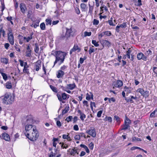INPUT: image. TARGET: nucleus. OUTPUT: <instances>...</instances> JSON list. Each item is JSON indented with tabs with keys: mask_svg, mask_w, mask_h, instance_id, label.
I'll list each match as a JSON object with an SVG mask.
<instances>
[{
	"mask_svg": "<svg viewBox=\"0 0 157 157\" xmlns=\"http://www.w3.org/2000/svg\"><path fill=\"white\" fill-rule=\"evenodd\" d=\"M51 54L54 56L56 57V60L54 62V66L59 60H60L59 64L63 63L65 58V56H66L65 53L61 51H57L55 52L53 51Z\"/></svg>",
	"mask_w": 157,
	"mask_h": 157,
	"instance_id": "1",
	"label": "nucleus"
},
{
	"mask_svg": "<svg viewBox=\"0 0 157 157\" xmlns=\"http://www.w3.org/2000/svg\"><path fill=\"white\" fill-rule=\"evenodd\" d=\"M33 132L31 135L29 133H25V136L31 141H34L36 140L39 137L38 132L36 128H33Z\"/></svg>",
	"mask_w": 157,
	"mask_h": 157,
	"instance_id": "2",
	"label": "nucleus"
},
{
	"mask_svg": "<svg viewBox=\"0 0 157 157\" xmlns=\"http://www.w3.org/2000/svg\"><path fill=\"white\" fill-rule=\"evenodd\" d=\"M2 99L3 102L6 105L12 104L14 100V96L10 94H5Z\"/></svg>",
	"mask_w": 157,
	"mask_h": 157,
	"instance_id": "3",
	"label": "nucleus"
},
{
	"mask_svg": "<svg viewBox=\"0 0 157 157\" xmlns=\"http://www.w3.org/2000/svg\"><path fill=\"white\" fill-rule=\"evenodd\" d=\"M57 96L58 100L61 101L63 103H65V102L63 100H66L69 98L70 96L65 93H62L61 94L59 92L57 94Z\"/></svg>",
	"mask_w": 157,
	"mask_h": 157,
	"instance_id": "4",
	"label": "nucleus"
},
{
	"mask_svg": "<svg viewBox=\"0 0 157 157\" xmlns=\"http://www.w3.org/2000/svg\"><path fill=\"white\" fill-rule=\"evenodd\" d=\"M131 124V120L126 116L124 124L121 126V130H125L128 129V128H130V124Z\"/></svg>",
	"mask_w": 157,
	"mask_h": 157,
	"instance_id": "5",
	"label": "nucleus"
},
{
	"mask_svg": "<svg viewBox=\"0 0 157 157\" xmlns=\"http://www.w3.org/2000/svg\"><path fill=\"white\" fill-rule=\"evenodd\" d=\"M137 58L138 60L142 59L144 61H146L147 59V57L145 56L143 53H139L137 55Z\"/></svg>",
	"mask_w": 157,
	"mask_h": 157,
	"instance_id": "6",
	"label": "nucleus"
},
{
	"mask_svg": "<svg viewBox=\"0 0 157 157\" xmlns=\"http://www.w3.org/2000/svg\"><path fill=\"white\" fill-rule=\"evenodd\" d=\"M77 50L78 52L81 51V49L79 48L77 44H75L73 48L71 49L70 52V54H71L73 52Z\"/></svg>",
	"mask_w": 157,
	"mask_h": 157,
	"instance_id": "7",
	"label": "nucleus"
},
{
	"mask_svg": "<svg viewBox=\"0 0 157 157\" xmlns=\"http://www.w3.org/2000/svg\"><path fill=\"white\" fill-rule=\"evenodd\" d=\"M86 132L93 137H95L96 136V130L94 128L93 129L87 130Z\"/></svg>",
	"mask_w": 157,
	"mask_h": 157,
	"instance_id": "8",
	"label": "nucleus"
},
{
	"mask_svg": "<svg viewBox=\"0 0 157 157\" xmlns=\"http://www.w3.org/2000/svg\"><path fill=\"white\" fill-rule=\"evenodd\" d=\"M101 43L102 45L103 48L104 46L107 47L108 48L109 47L111 44V43L109 41L106 40H102L101 41Z\"/></svg>",
	"mask_w": 157,
	"mask_h": 157,
	"instance_id": "9",
	"label": "nucleus"
},
{
	"mask_svg": "<svg viewBox=\"0 0 157 157\" xmlns=\"http://www.w3.org/2000/svg\"><path fill=\"white\" fill-rule=\"evenodd\" d=\"M26 120V123L27 124H32L35 122V120L33 119V116L30 115L27 116Z\"/></svg>",
	"mask_w": 157,
	"mask_h": 157,
	"instance_id": "10",
	"label": "nucleus"
},
{
	"mask_svg": "<svg viewBox=\"0 0 157 157\" xmlns=\"http://www.w3.org/2000/svg\"><path fill=\"white\" fill-rule=\"evenodd\" d=\"M73 32L71 28L70 29H66V32L65 34V36L67 39H68L71 35V33Z\"/></svg>",
	"mask_w": 157,
	"mask_h": 157,
	"instance_id": "11",
	"label": "nucleus"
},
{
	"mask_svg": "<svg viewBox=\"0 0 157 157\" xmlns=\"http://www.w3.org/2000/svg\"><path fill=\"white\" fill-rule=\"evenodd\" d=\"M41 67V61L40 60H38L36 62L35 64V69L36 71H38L40 67Z\"/></svg>",
	"mask_w": 157,
	"mask_h": 157,
	"instance_id": "12",
	"label": "nucleus"
},
{
	"mask_svg": "<svg viewBox=\"0 0 157 157\" xmlns=\"http://www.w3.org/2000/svg\"><path fill=\"white\" fill-rule=\"evenodd\" d=\"M2 138L5 140L9 141L10 140L9 135L8 134L4 132L2 134Z\"/></svg>",
	"mask_w": 157,
	"mask_h": 157,
	"instance_id": "13",
	"label": "nucleus"
},
{
	"mask_svg": "<svg viewBox=\"0 0 157 157\" xmlns=\"http://www.w3.org/2000/svg\"><path fill=\"white\" fill-rule=\"evenodd\" d=\"M124 90L126 92V94L127 96L128 95V94L131 92L132 89L130 86L127 87L125 86L124 88Z\"/></svg>",
	"mask_w": 157,
	"mask_h": 157,
	"instance_id": "14",
	"label": "nucleus"
},
{
	"mask_svg": "<svg viewBox=\"0 0 157 157\" xmlns=\"http://www.w3.org/2000/svg\"><path fill=\"white\" fill-rule=\"evenodd\" d=\"M20 8L21 12L23 14H24L25 13V10H26L25 5L24 3H21L20 4Z\"/></svg>",
	"mask_w": 157,
	"mask_h": 157,
	"instance_id": "15",
	"label": "nucleus"
},
{
	"mask_svg": "<svg viewBox=\"0 0 157 157\" xmlns=\"http://www.w3.org/2000/svg\"><path fill=\"white\" fill-rule=\"evenodd\" d=\"M8 38L10 43L11 45L14 44V36L13 34H10V35H8Z\"/></svg>",
	"mask_w": 157,
	"mask_h": 157,
	"instance_id": "16",
	"label": "nucleus"
},
{
	"mask_svg": "<svg viewBox=\"0 0 157 157\" xmlns=\"http://www.w3.org/2000/svg\"><path fill=\"white\" fill-rule=\"evenodd\" d=\"M70 149H69V150H67V152H69L70 154L71 155L74 156L76 153L77 154H78V149H75V148H74L71 151H70Z\"/></svg>",
	"mask_w": 157,
	"mask_h": 157,
	"instance_id": "17",
	"label": "nucleus"
},
{
	"mask_svg": "<svg viewBox=\"0 0 157 157\" xmlns=\"http://www.w3.org/2000/svg\"><path fill=\"white\" fill-rule=\"evenodd\" d=\"M78 113L80 115V119L81 120L83 121L84 120V118L86 117V115L83 113L80 110H78L77 111Z\"/></svg>",
	"mask_w": 157,
	"mask_h": 157,
	"instance_id": "18",
	"label": "nucleus"
},
{
	"mask_svg": "<svg viewBox=\"0 0 157 157\" xmlns=\"http://www.w3.org/2000/svg\"><path fill=\"white\" fill-rule=\"evenodd\" d=\"M123 85L122 81L121 80H118L116 82L115 84L114 85L115 86L118 88H120Z\"/></svg>",
	"mask_w": 157,
	"mask_h": 157,
	"instance_id": "19",
	"label": "nucleus"
},
{
	"mask_svg": "<svg viewBox=\"0 0 157 157\" xmlns=\"http://www.w3.org/2000/svg\"><path fill=\"white\" fill-rule=\"evenodd\" d=\"M58 74L57 75V77L58 78H62L64 74V73L62 70H59L58 71Z\"/></svg>",
	"mask_w": 157,
	"mask_h": 157,
	"instance_id": "20",
	"label": "nucleus"
},
{
	"mask_svg": "<svg viewBox=\"0 0 157 157\" xmlns=\"http://www.w3.org/2000/svg\"><path fill=\"white\" fill-rule=\"evenodd\" d=\"M33 33L32 32L30 34V36H28L27 38H26L25 36L23 37V36H21V37H23L24 40H26V42H28L30 40L33 38Z\"/></svg>",
	"mask_w": 157,
	"mask_h": 157,
	"instance_id": "21",
	"label": "nucleus"
},
{
	"mask_svg": "<svg viewBox=\"0 0 157 157\" xmlns=\"http://www.w3.org/2000/svg\"><path fill=\"white\" fill-rule=\"evenodd\" d=\"M59 144L61 145V148L66 149L68 147V144H66L63 142H60Z\"/></svg>",
	"mask_w": 157,
	"mask_h": 157,
	"instance_id": "22",
	"label": "nucleus"
},
{
	"mask_svg": "<svg viewBox=\"0 0 157 157\" xmlns=\"http://www.w3.org/2000/svg\"><path fill=\"white\" fill-rule=\"evenodd\" d=\"M6 88L8 89H10L12 88V84L11 82H7L5 85Z\"/></svg>",
	"mask_w": 157,
	"mask_h": 157,
	"instance_id": "23",
	"label": "nucleus"
},
{
	"mask_svg": "<svg viewBox=\"0 0 157 157\" xmlns=\"http://www.w3.org/2000/svg\"><path fill=\"white\" fill-rule=\"evenodd\" d=\"M52 141L53 142V146L54 147H56V145L57 144V143H56V142L59 143V139L57 138H53L52 140Z\"/></svg>",
	"mask_w": 157,
	"mask_h": 157,
	"instance_id": "24",
	"label": "nucleus"
},
{
	"mask_svg": "<svg viewBox=\"0 0 157 157\" xmlns=\"http://www.w3.org/2000/svg\"><path fill=\"white\" fill-rule=\"evenodd\" d=\"M114 120L116 121L118 125H119L121 123L120 118L117 116L115 115L114 116Z\"/></svg>",
	"mask_w": 157,
	"mask_h": 157,
	"instance_id": "25",
	"label": "nucleus"
},
{
	"mask_svg": "<svg viewBox=\"0 0 157 157\" xmlns=\"http://www.w3.org/2000/svg\"><path fill=\"white\" fill-rule=\"evenodd\" d=\"M1 61L2 63L7 64L8 63L9 60L8 59L6 58H1Z\"/></svg>",
	"mask_w": 157,
	"mask_h": 157,
	"instance_id": "26",
	"label": "nucleus"
},
{
	"mask_svg": "<svg viewBox=\"0 0 157 157\" xmlns=\"http://www.w3.org/2000/svg\"><path fill=\"white\" fill-rule=\"evenodd\" d=\"M34 44L35 45V47L34 48V51L36 53H38L39 51V45L37 43H36Z\"/></svg>",
	"mask_w": 157,
	"mask_h": 157,
	"instance_id": "27",
	"label": "nucleus"
},
{
	"mask_svg": "<svg viewBox=\"0 0 157 157\" xmlns=\"http://www.w3.org/2000/svg\"><path fill=\"white\" fill-rule=\"evenodd\" d=\"M89 13L90 15H92L93 13V11L94 9V6H91L90 4H89Z\"/></svg>",
	"mask_w": 157,
	"mask_h": 157,
	"instance_id": "28",
	"label": "nucleus"
},
{
	"mask_svg": "<svg viewBox=\"0 0 157 157\" xmlns=\"http://www.w3.org/2000/svg\"><path fill=\"white\" fill-rule=\"evenodd\" d=\"M67 85L69 87V89L71 90H73L76 86L75 83L72 84H67Z\"/></svg>",
	"mask_w": 157,
	"mask_h": 157,
	"instance_id": "29",
	"label": "nucleus"
},
{
	"mask_svg": "<svg viewBox=\"0 0 157 157\" xmlns=\"http://www.w3.org/2000/svg\"><path fill=\"white\" fill-rule=\"evenodd\" d=\"M80 146L84 148L85 149L87 153H89L90 152V151L89 149L88 148V147L85 145L84 144H81L80 145Z\"/></svg>",
	"mask_w": 157,
	"mask_h": 157,
	"instance_id": "30",
	"label": "nucleus"
},
{
	"mask_svg": "<svg viewBox=\"0 0 157 157\" xmlns=\"http://www.w3.org/2000/svg\"><path fill=\"white\" fill-rule=\"evenodd\" d=\"M50 87L53 91L56 93H58L57 89L56 87L52 86V85H50Z\"/></svg>",
	"mask_w": 157,
	"mask_h": 157,
	"instance_id": "31",
	"label": "nucleus"
},
{
	"mask_svg": "<svg viewBox=\"0 0 157 157\" xmlns=\"http://www.w3.org/2000/svg\"><path fill=\"white\" fill-rule=\"evenodd\" d=\"M28 126L25 127V129L26 131L30 130L33 127V125L32 124H27Z\"/></svg>",
	"mask_w": 157,
	"mask_h": 157,
	"instance_id": "32",
	"label": "nucleus"
},
{
	"mask_svg": "<svg viewBox=\"0 0 157 157\" xmlns=\"http://www.w3.org/2000/svg\"><path fill=\"white\" fill-rule=\"evenodd\" d=\"M39 21H37V22H36L34 24L33 23L30 25V26L32 27H33L35 28H36L37 27L39 26Z\"/></svg>",
	"mask_w": 157,
	"mask_h": 157,
	"instance_id": "33",
	"label": "nucleus"
},
{
	"mask_svg": "<svg viewBox=\"0 0 157 157\" xmlns=\"http://www.w3.org/2000/svg\"><path fill=\"white\" fill-rule=\"evenodd\" d=\"M2 33V36L3 37H4L5 36V32L4 29H3L2 27L0 29V37H1V33Z\"/></svg>",
	"mask_w": 157,
	"mask_h": 157,
	"instance_id": "34",
	"label": "nucleus"
},
{
	"mask_svg": "<svg viewBox=\"0 0 157 157\" xmlns=\"http://www.w3.org/2000/svg\"><path fill=\"white\" fill-rule=\"evenodd\" d=\"M69 106H68L67 108V107H66L63 110L62 115V116L64 114H65L67 113L69 110Z\"/></svg>",
	"mask_w": 157,
	"mask_h": 157,
	"instance_id": "35",
	"label": "nucleus"
},
{
	"mask_svg": "<svg viewBox=\"0 0 157 157\" xmlns=\"http://www.w3.org/2000/svg\"><path fill=\"white\" fill-rule=\"evenodd\" d=\"M46 24V25H51L52 24V21L51 19H47L45 20Z\"/></svg>",
	"mask_w": 157,
	"mask_h": 157,
	"instance_id": "36",
	"label": "nucleus"
},
{
	"mask_svg": "<svg viewBox=\"0 0 157 157\" xmlns=\"http://www.w3.org/2000/svg\"><path fill=\"white\" fill-rule=\"evenodd\" d=\"M32 50H27L26 51V56L27 57H30L31 56Z\"/></svg>",
	"mask_w": 157,
	"mask_h": 157,
	"instance_id": "37",
	"label": "nucleus"
},
{
	"mask_svg": "<svg viewBox=\"0 0 157 157\" xmlns=\"http://www.w3.org/2000/svg\"><path fill=\"white\" fill-rule=\"evenodd\" d=\"M105 121H108L110 122H112V118L110 117H106L104 119Z\"/></svg>",
	"mask_w": 157,
	"mask_h": 157,
	"instance_id": "38",
	"label": "nucleus"
},
{
	"mask_svg": "<svg viewBox=\"0 0 157 157\" xmlns=\"http://www.w3.org/2000/svg\"><path fill=\"white\" fill-rule=\"evenodd\" d=\"M40 27L42 30H44L45 29V25L44 22L40 24Z\"/></svg>",
	"mask_w": 157,
	"mask_h": 157,
	"instance_id": "39",
	"label": "nucleus"
},
{
	"mask_svg": "<svg viewBox=\"0 0 157 157\" xmlns=\"http://www.w3.org/2000/svg\"><path fill=\"white\" fill-rule=\"evenodd\" d=\"M136 91L137 92L140 93V94H141V95H142L144 93V92L145 91L144 90V89H143L140 88L136 90Z\"/></svg>",
	"mask_w": 157,
	"mask_h": 157,
	"instance_id": "40",
	"label": "nucleus"
},
{
	"mask_svg": "<svg viewBox=\"0 0 157 157\" xmlns=\"http://www.w3.org/2000/svg\"><path fill=\"white\" fill-rule=\"evenodd\" d=\"M8 33H7V35H10V34H13V30L11 28H8L7 29Z\"/></svg>",
	"mask_w": 157,
	"mask_h": 157,
	"instance_id": "41",
	"label": "nucleus"
},
{
	"mask_svg": "<svg viewBox=\"0 0 157 157\" xmlns=\"http://www.w3.org/2000/svg\"><path fill=\"white\" fill-rule=\"evenodd\" d=\"M149 91H145L142 95V96L145 97V98L149 96Z\"/></svg>",
	"mask_w": 157,
	"mask_h": 157,
	"instance_id": "42",
	"label": "nucleus"
},
{
	"mask_svg": "<svg viewBox=\"0 0 157 157\" xmlns=\"http://www.w3.org/2000/svg\"><path fill=\"white\" fill-rule=\"evenodd\" d=\"M136 149H139L140 150H143V149H142L139 147H138L134 146V147H132L130 148V149L131 150H135Z\"/></svg>",
	"mask_w": 157,
	"mask_h": 157,
	"instance_id": "43",
	"label": "nucleus"
},
{
	"mask_svg": "<svg viewBox=\"0 0 157 157\" xmlns=\"http://www.w3.org/2000/svg\"><path fill=\"white\" fill-rule=\"evenodd\" d=\"M92 43L93 44L94 46L95 47H98L99 46V44L97 42L96 40H92Z\"/></svg>",
	"mask_w": 157,
	"mask_h": 157,
	"instance_id": "44",
	"label": "nucleus"
},
{
	"mask_svg": "<svg viewBox=\"0 0 157 157\" xmlns=\"http://www.w3.org/2000/svg\"><path fill=\"white\" fill-rule=\"evenodd\" d=\"M136 140L137 141H141L142 140L140 138H136V137H134L132 138V141L134 142Z\"/></svg>",
	"mask_w": 157,
	"mask_h": 157,
	"instance_id": "45",
	"label": "nucleus"
},
{
	"mask_svg": "<svg viewBox=\"0 0 157 157\" xmlns=\"http://www.w3.org/2000/svg\"><path fill=\"white\" fill-rule=\"evenodd\" d=\"M104 34L108 36H110L111 35L112 33L110 31H106L104 32Z\"/></svg>",
	"mask_w": 157,
	"mask_h": 157,
	"instance_id": "46",
	"label": "nucleus"
},
{
	"mask_svg": "<svg viewBox=\"0 0 157 157\" xmlns=\"http://www.w3.org/2000/svg\"><path fill=\"white\" fill-rule=\"evenodd\" d=\"M2 8L1 11L2 12L5 8L4 1H2L1 2Z\"/></svg>",
	"mask_w": 157,
	"mask_h": 157,
	"instance_id": "47",
	"label": "nucleus"
},
{
	"mask_svg": "<svg viewBox=\"0 0 157 157\" xmlns=\"http://www.w3.org/2000/svg\"><path fill=\"white\" fill-rule=\"evenodd\" d=\"M72 118L73 117L72 116H69L66 118L65 120L67 121L68 122H69L71 121Z\"/></svg>",
	"mask_w": 157,
	"mask_h": 157,
	"instance_id": "48",
	"label": "nucleus"
},
{
	"mask_svg": "<svg viewBox=\"0 0 157 157\" xmlns=\"http://www.w3.org/2000/svg\"><path fill=\"white\" fill-rule=\"evenodd\" d=\"M152 54V51L150 49H149L148 51H147L145 53V55H146L147 56H148L149 55H151Z\"/></svg>",
	"mask_w": 157,
	"mask_h": 157,
	"instance_id": "49",
	"label": "nucleus"
},
{
	"mask_svg": "<svg viewBox=\"0 0 157 157\" xmlns=\"http://www.w3.org/2000/svg\"><path fill=\"white\" fill-rule=\"evenodd\" d=\"M99 23V21L98 20L96 19H94L93 20V24L94 25H97Z\"/></svg>",
	"mask_w": 157,
	"mask_h": 157,
	"instance_id": "50",
	"label": "nucleus"
},
{
	"mask_svg": "<svg viewBox=\"0 0 157 157\" xmlns=\"http://www.w3.org/2000/svg\"><path fill=\"white\" fill-rule=\"evenodd\" d=\"M120 28H125L127 26V25L126 23H123L122 24H121L119 25Z\"/></svg>",
	"mask_w": 157,
	"mask_h": 157,
	"instance_id": "51",
	"label": "nucleus"
},
{
	"mask_svg": "<svg viewBox=\"0 0 157 157\" xmlns=\"http://www.w3.org/2000/svg\"><path fill=\"white\" fill-rule=\"evenodd\" d=\"M2 75L4 80L6 81L7 79V75L6 73H4L3 74H2Z\"/></svg>",
	"mask_w": 157,
	"mask_h": 157,
	"instance_id": "52",
	"label": "nucleus"
},
{
	"mask_svg": "<svg viewBox=\"0 0 157 157\" xmlns=\"http://www.w3.org/2000/svg\"><path fill=\"white\" fill-rule=\"evenodd\" d=\"M84 36H90L91 35V32H88L86 31L84 33Z\"/></svg>",
	"mask_w": 157,
	"mask_h": 157,
	"instance_id": "53",
	"label": "nucleus"
},
{
	"mask_svg": "<svg viewBox=\"0 0 157 157\" xmlns=\"http://www.w3.org/2000/svg\"><path fill=\"white\" fill-rule=\"evenodd\" d=\"M23 72L24 73H26L28 75L30 74L29 71V69L28 68H24L23 70Z\"/></svg>",
	"mask_w": 157,
	"mask_h": 157,
	"instance_id": "54",
	"label": "nucleus"
},
{
	"mask_svg": "<svg viewBox=\"0 0 157 157\" xmlns=\"http://www.w3.org/2000/svg\"><path fill=\"white\" fill-rule=\"evenodd\" d=\"M94 145L92 142H91L89 144V148L91 149L92 150L94 148Z\"/></svg>",
	"mask_w": 157,
	"mask_h": 157,
	"instance_id": "55",
	"label": "nucleus"
},
{
	"mask_svg": "<svg viewBox=\"0 0 157 157\" xmlns=\"http://www.w3.org/2000/svg\"><path fill=\"white\" fill-rule=\"evenodd\" d=\"M86 6V5L85 3H81L80 5L81 8L83 9H85Z\"/></svg>",
	"mask_w": 157,
	"mask_h": 157,
	"instance_id": "56",
	"label": "nucleus"
},
{
	"mask_svg": "<svg viewBox=\"0 0 157 157\" xmlns=\"http://www.w3.org/2000/svg\"><path fill=\"white\" fill-rule=\"evenodd\" d=\"M102 113V110H100L98 111L97 113V116L98 117H101Z\"/></svg>",
	"mask_w": 157,
	"mask_h": 157,
	"instance_id": "57",
	"label": "nucleus"
},
{
	"mask_svg": "<svg viewBox=\"0 0 157 157\" xmlns=\"http://www.w3.org/2000/svg\"><path fill=\"white\" fill-rule=\"evenodd\" d=\"M94 49L90 47L89 50V54H91L92 53L94 52Z\"/></svg>",
	"mask_w": 157,
	"mask_h": 157,
	"instance_id": "58",
	"label": "nucleus"
},
{
	"mask_svg": "<svg viewBox=\"0 0 157 157\" xmlns=\"http://www.w3.org/2000/svg\"><path fill=\"white\" fill-rule=\"evenodd\" d=\"M105 35L104 34V32L98 35V39H101L103 36Z\"/></svg>",
	"mask_w": 157,
	"mask_h": 157,
	"instance_id": "59",
	"label": "nucleus"
},
{
	"mask_svg": "<svg viewBox=\"0 0 157 157\" xmlns=\"http://www.w3.org/2000/svg\"><path fill=\"white\" fill-rule=\"evenodd\" d=\"M142 5V2H141V0H138V3L136 5V6H140Z\"/></svg>",
	"mask_w": 157,
	"mask_h": 157,
	"instance_id": "60",
	"label": "nucleus"
},
{
	"mask_svg": "<svg viewBox=\"0 0 157 157\" xmlns=\"http://www.w3.org/2000/svg\"><path fill=\"white\" fill-rule=\"evenodd\" d=\"M109 101L110 103L111 102V101H112L113 102H114L116 101V100L113 98H109Z\"/></svg>",
	"mask_w": 157,
	"mask_h": 157,
	"instance_id": "61",
	"label": "nucleus"
},
{
	"mask_svg": "<svg viewBox=\"0 0 157 157\" xmlns=\"http://www.w3.org/2000/svg\"><path fill=\"white\" fill-rule=\"evenodd\" d=\"M157 111H155V109L150 114V117H155V112Z\"/></svg>",
	"mask_w": 157,
	"mask_h": 157,
	"instance_id": "62",
	"label": "nucleus"
},
{
	"mask_svg": "<svg viewBox=\"0 0 157 157\" xmlns=\"http://www.w3.org/2000/svg\"><path fill=\"white\" fill-rule=\"evenodd\" d=\"M75 139L77 140H79L80 139V135H76L75 136Z\"/></svg>",
	"mask_w": 157,
	"mask_h": 157,
	"instance_id": "63",
	"label": "nucleus"
},
{
	"mask_svg": "<svg viewBox=\"0 0 157 157\" xmlns=\"http://www.w3.org/2000/svg\"><path fill=\"white\" fill-rule=\"evenodd\" d=\"M56 124L57 126L59 127H60L62 126V124L59 121H57L56 122Z\"/></svg>",
	"mask_w": 157,
	"mask_h": 157,
	"instance_id": "64",
	"label": "nucleus"
}]
</instances>
